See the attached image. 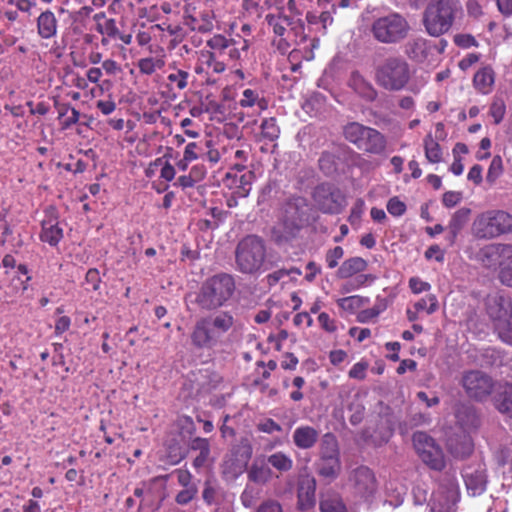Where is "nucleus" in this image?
I'll list each match as a JSON object with an SVG mask.
<instances>
[{"label":"nucleus","mask_w":512,"mask_h":512,"mask_svg":"<svg viewBox=\"0 0 512 512\" xmlns=\"http://www.w3.org/2000/svg\"><path fill=\"white\" fill-rule=\"evenodd\" d=\"M233 325L234 317L230 312L222 311L202 317L193 327L191 343L196 349H213Z\"/></svg>","instance_id":"f257e3e1"},{"label":"nucleus","mask_w":512,"mask_h":512,"mask_svg":"<svg viewBox=\"0 0 512 512\" xmlns=\"http://www.w3.org/2000/svg\"><path fill=\"white\" fill-rule=\"evenodd\" d=\"M316 207L323 213L338 214L344 208V198L339 189L331 184L317 186L313 193Z\"/></svg>","instance_id":"9b49d317"},{"label":"nucleus","mask_w":512,"mask_h":512,"mask_svg":"<svg viewBox=\"0 0 512 512\" xmlns=\"http://www.w3.org/2000/svg\"><path fill=\"white\" fill-rule=\"evenodd\" d=\"M37 32L43 39H50L57 33V19L50 10L42 12L37 18Z\"/></svg>","instance_id":"b1692460"},{"label":"nucleus","mask_w":512,"mask_h":512,"mask_svg":"<svg viewBox=\"0 0 512 512\" xmlns=\"http://www.w3.org/2000/svg\"><path fill=\"white\" fill-rule=\"evenodd\" d=\"M349 85L356 93L368 101H372L376 97L377 93L373 86L357 72L351 75Z\"/></svg>","instance_id":"c85d7f7f"},{"label":"nucleus","mask_w":512,"mask_h":512,"mask_svg":"<svg viewBox=\"0 0 512 512\" xmlns=\"http://www.w3.org/2000/svg\"><path fill=\"white\" fill-rule=\"evenodd\" d=\"M41 240L47 242L51 246H55L63 237V230L59 227L58 222L47 217L42 221Z\"/></svg>","instance_id":"393cba45"},{"label":"nucleus","mask_w":512,"mask_h":512,"mask_svg":"<svg viewBox=\"0 0 512 512\" xmlns=\"http://www.w3.org/2000/svg\"><path fill=\"white\" fill-rule=\"evenodd\" d=\"M318 322L320 326L329 333H333L337 330L336 321L325 312L319 314Z\"/></svg>","instance_id":"0e129e2a"},{"label":"nucleus","mask_w":512,"mask_h":512,"mask_svg":"<svg viewBox=\"0 0 512 512\" xmlns=\"http://www.w3.org/2000/svg\"><path fill=\"white\" fill-rule=\"evenodd\" d=\"M416 311H426L428 314L434 313L438 309L437 297L433 294L421 298L414 304Z\"/></svg>","instance_id":"de8ad7c7"},{"label":"nucleus","mask_w":512,"mask_h":512,"mask_svg":"<svg viewBox=\"0 0 512 512\" xmlns=\"http://www.w3.org/2000/svg\"><path fill=\"white\" fill-rule=\"evenodd\" d=\"M462 200V193L458 191H448L444 193L442 203L447 208L456 206Z\"/></svg>","instance_id":"69168bd1"},{"label":"nucleus","mask_w":512,"mask_h":512,"mask_svg":"<svg viewBox=\"0 0 512 512\" xmlns=\"http://www.w3.org/2000/svg\"><path fill=\"white\" fill-rule=\"evenodd\" d=\"M505 104L502 100H495L490 106V115L493 117L494 122L499 124L505 115Z\"/></svg>","instance_id":"052dcab7"},{"label":"nucleus","mask_w":512,"mask_h":512,"mask_svg":"<svg viewBox=\"0 0 512 512\" xmlns=\"http://www.w3.org/2000/svg\"><path fill=\"white\" fill-rule=\"evenodd\" d=\"M305 201L302 198H297L293 203H288L285 209L286 221L284 225L288 228L289 233H293V230L299 228L302 222L304 212L301 210L304 208Z\"/></svg>","instance_id":"412c9836"},{"label":"nucleus","mask_w":512,"mask_h":512,"mask_svg":"<svg viewBox=\"0 0 512 512\" xmlns=\"http://www.w3.org/2000/svg\"><path fill=\"white\" fill-rule=\"evenodd\" d=\"M486 313L493 322L495 331L512 319L511 299L502 291L487 296Z\"/></svg>","instance_id":"9d476101"},{"label":"nucleus","mask_w":512,"mask_h":512,"mask_svg":"<svg viewBox=\"0 0 512 512\" xmlns=\"http://www.w3.org/2000/svg\"><path fill=\"white\" fill-rule=\"evenodd\" d=\"M238 103L242 108L255 107L259 113L267 109L268 106L265 98L262 97L258 91L250 88H247L242 92V96Z\"/></svg>","instance_id":"cd10ccee"},{"label":"nucleus","mask_w":512,"mask_h":512,"mask_svg":"<svg viewBox=\"0 0 512 512\" xmlns=\"http://www.w3.org/2000/svg\"><path fill=\"white\" fill-rule=\"evenodd\" d=\"M266 21L272 28L274 34L280 37L285 34L287 27L292 24L288 16L281 15L280 13L266 15Z\"/></svg>","instance_id":"4c0bfd02"},{"label":"nucleus","mask_w":512,"mask_h":512,"mask_svg":"<svg viewBox=\"0 0 512 512\" xmlns=\"http://www.w3.org/2000/svg\"><path fill=\"white\" fill-rule=\"evenodd\" d=\"M456 419L464 430L476 428L479 423L475 410L469 405H461L457 409Z\"/></svg>","instance_id":"7c9ffc66"},{"label":"nucleus","mask_w":512,"mask_h":512,"mask_svg":"<svg viewBox=\"0 0 512 512\" xmlns=\"http://www.w3.org/2000/svg\"><path fill=\"white\" fill-rule=\"evenodd\" d=\"M496 332L503 342L512 345V319L500 326Z\"/></svg>","instance_id":"774afa93"},{"label":"nucleus","mask_w":512,"mask_h":512,"mask_svg":"<svg viewBox=\"0 0 512 512\" xmlns=\"http://www.w3.org/2000/svg\"><path fill=\"white\" fill-rule=\"evenodd\" d=\"M458 498V486L453 480H450L447 485H440L433 492L428 504L429 512H455Z\"/></svg>","instance_id":"4468645a"},{"label":"nucleus","mask_w":512,"mask_h":512,"mask_svg":"<svg viewBox=\"0 0 512 512\" xmlns=\"http://www.w3.org/2000/svg\"><path fill=\"white\" fill-rule=\"evenodd\" d=\"M499 279L502 284L512 287V258L505 262H500Z\"/></svg>","instance_id":"864d4df0"},{"label":"nucleus","mask_w":512,"mask_h":512,"mask_svg":"<svg viewBox=\"0 0 512 512\" xmlns=\"http://www.w3.org/2000/svg\"><path fill=\"white\" fill-rule=\"evenodd\" d=\"M503 173V162L500 156L493 157L490 166L488 168V172L486 175V181L490 184H494L496 180Z\"/></svg>","instance_id":"09e8293b"},{"label":"nucleus","mask_w":512,"mask_h":512,"mask_svg":"<svg viewBox=\"0 0 512 512\" xmlns=\"http://www.w3.org/2000/svg\"><path fill=\"white\" fill-rule=\"evenodd\" d=\"M425 157L430 163H439L442 160V151L439 143L428 134L423 141Z\"/></svg>","instance_id":"ea45409f"},{"label":"nucleus","mask_w":512,"mask_h":512,"mask_svg":"<svg viewBox=\"0 0 512 512\" xmlns=\"http://www.w3.org/2000/svg\"><path fill=\"white\" fill-rule=\"evenodd\" d=\"M512 231V215L501 210L486 211L472 224L473 235L481 239L495 238Z\"/></svg>","instance_id":"423d86ee"},{"label":"nucleus","mask_w":512,"mask_h":512,"mask_svg":"<svg viewBox=\"0 0 512 512\" xmlns=\"http://www.w3.org/2000/svg\"><path fill=\"white\" fill-rule=\"evenodd\" d=\"M336 302L340 309L350 314H353L360 308H362L365 304H367L369 302V299L362 297L360 295H352L344 298H339Z\"/></svg>","instance_id":"e433bc0d"},{"label":"nucleus","mask_w":512,"mask_h":512,"mask_svg":"<svg viewBox=\"0 0 512 512\" xmlns=\"http://www.w3.org/2000/svg\"><path fill=\"white\" fill-rule=\"evenodd\" d=\"M470 214L471 210L466 207L460 208L453 214L447 227L449 231V241L451 244L454 243L457 235L468 222Z\"/></svg>","instance_id":"a878e982"},{"label":"nucleus","mask_w":512,"mask_h":512,"mask_svg":"<svg viewBox=\"0 0 512 512\" xmlns=\"http://www.w3.org/2000/svg\"><path fill=\"white\" fill-rule=\"evenodd\" d=\"M463 479L467 492L471 496H479L486 490L487 476L483 464L466 467L463 471Z\"/></svg>","instance_id":"dca6fc26"},{"label":"nucleus","mask_w":512,"mask_h":512,"mask_svg":"<svg viewBox=\"0 0 512 512\" xmlns=\"http://www.w3.org/2000/svg\"><path fill=\"white\" fill-rule=\"evenodd\" d=\"M462 386L470 398L480 401L487 398L495 387L489 375L477 370L463 375Z\"/></svg>","instance_id":"ddd939ff"},{"label":"nucleus","mask_w":512,"mask_h":512,"mask_svg":"<svg viewBox=\"0 0 512 512\" xmlns=\"http://www.w3.org/2000/svg\"><path fill=\"white\" fill-rule=\"evenodd\" d=\"M266 247L264 241L254 235L242 239L236 248L235 258L237 269L245 274H255L265 267Z\"/></svg>","instance_id":"7ed1b4c3"},{"label":"nucleus","mask_w":512,"mask_h":512,"mask_svg":"<svg viewBox=\"0 0 512 512\" xmlns=\"http://www.w3.org/2000/svg\"><path fill=\"white\" fill-rule=\"evenodd\" d=\"M204 58L203 63L206 64L207 68L210 69L214 73H222L225 70V64L221 61H218L213 53L203 54Z\"/></svg>","instance_id":"6e6d98bb"},{"label":"nucleus","mask_w":512,"mask_h":512,"mask_svg":"<svg viewBox=\"0 0 512 512\" xmlns=\"http://www.w3.org/2000/svg\"><path fill=\"white\" fill-rule=\"evenodd\" d=\"M448 449L454 457L464 458L472 452L473 444L469 436L463 435L456 439H450Z\"/></svg>","instance_id":"2f4dec72"},{"label":"nucleus","mask_w":512,"mask_h":512,"mask_svg":"<svg viewBox=\"0 0 512 512\" xmlns=\"http://www.w3.org/2000/svg\"><path fill=\"white\" fill-rule=\"evenodd\" d=\"M271 476L269 468L264 466L252 465L248 471V479L253 484H265Z\"/></svg>","instance_id":"c03bdc74"},{"label":"nucleus","mask_w":512,"mask_h":512,"mask_svg":"<svg viewBox=\"0 0 512 512\" xmlns=\"http://www.w3.org/2000/svg\"><path fill=\"white\" fill-rule=\"evenodd\" d=\"M165 61L160 57H146L138 61V68L141 73L151 75L164 67Z\"/></svg>","instance_id":"79ce46f5"},{"label":"nucleus","mask_w":512,"mask_h":512,"mask_svg":"<svg viewBox=\"0 0 512 512\" xmlns=\"http://www.w3.org/2000/svg\"><path fill=\"white\" fill-rule=\"evenodd\" d=\"M367 268V262L361 257H352L345 260L337 271L339 278L347 279L363 272Z\"/></svg>","instance_id":"bb28decb"},{"label":"nucleus","mask_w":512,"mask_h":512,"mask_svg":"<svg viewBox=\"0 0 512 512\" xmlns=\"http://www.w3.org/2000/svg\"><path fill=\"white\" fill-rule=\"evenodd\" d=\"M344 251L340 246H336L329 250L326 254V262L330 269L335 268L338 265L339 260L343 257Z\"/></svg>","instance_id":"680f3d73"},{"label":"nucleus","mask_w":512,"mask_h":512,"mask_svg":"<svg viewBox=\"0 0 512 512\" xmlns=\"http://www.w3.org/2000/svg\"><path fill=\"white\" fill-rule=\"evenodd\" d=\"M197 492V486L183 487V489L176 495L175 501L180 505H186L193 500Z\"/></svg>","instance_id":"5fc2aeb1"},{"label":"nucleus","mask_w":512,"mask_h":512,"mask_svg":"<svg viewBox=\"0 0 512 512\" xmlns=\"http://www.w3.org/2000/svg\"><path fill=\"white\" fill-rule=\"evenodd\" d=\"M460 5L456 0H438L428 5L424 15V25L431 36L447 32L453 23Z\"/></svg>","instance_id":"20e7f679"},{"label":"nucleus","mask_w":512,"mask_h":512,"mask_svg":"<svg viewBox=\"0 0 512 512\" xmlns=\"http://www.w3.org/2000/svg\"><path fill=\"white\" fill-rule=\"evenodd\" d=\"M410 67L401 57H389L380 64L376 71L377 83L389 91L403 89L410 80Z\"/></svg>","instance_id":"39448f33"},{"label":"nucleus","mask_w":512,"mask_h":512,"mask_svg":"<svg viewBox=\"0 0 512 512\" xmlns=\"http://www.w3.org/2000/svg\"><path fill=\"white\" fill-rule=\"evenodd\" d=\"M232 40L227 39L223 35H214L211 39L208 40L207 45L213 50H225L230 47Z\"/></svg>","instance_id":"bf43d9fd"},{"label":"nucleus","mask_w":512,"mask_h":512,"mask_svg":"<svg viewBox=\"0 0 512 512\" xmlns=\"http://www.w3.org/2000/svg\"><path fill=\"white\" fill-rule=\"evenodd\" d=\"M374 280V278L371 275H365L360 274L357 277H355L353 280L346 282L341 286V293L347 294L354 290H357L361 288L362 286H365L367 283H371Z\"/></svg>","instance_id":"49530a36"},{"label":"nucleus","mask_w":512,"mask_h":512,"mask_svg":"<svg viewBox=\"0 0 512 512\" xmlns=\"http://www.w3.org/2000/svg\"><path fill=\"white\" fill-rule=\"evenodd\" d=\"M188 77V72L183 70H177L175 73H171L168 75V80L170 83L175 84L178 89L182 90L187 87Z\"/></svg>","instance_id":"4d7b16f0"},{"label":"nucleus","mask_w":512,"mask_h":512,"mask_svg":"<svg viewBox=\"0 0 512 512\" xmlns=\"http://www.w3.org/2000/svg\"><path fill=\"white\" fill-rule=\"evenodd\" d=\"M364 209H365V203L362 199H358L354 203L353 207L351 208L350 215L348 217V221L356 229H358L360 226L361 218L364 213Z\"/></svg>","instance_id":"3c124183"},{"label":"nucleus","mask_w":512,"mask_h":512,"mask_svg":"<svg viewBox=\"0 0 512 512\" xmlns=\"http://www.w3.org/2000/svg\"><path fill=\"white\" fill-rule=\"evenodd\" d=\"M475 259L484 267L495 269L500 262L512 259V245L488 244L479 249Z\"/></svg>","instance_id":"2eb2a0df"},{"label":"nucleus","mask_w":512,"mask_h":512,"mask_svg":"<svg viewBox=\"0 0 512 512\" xmlns=\"http://www.w3.org/2000/svg\"><path fill=\"white\" fill-rule=\"evenodd\" d=\"M280 129L275 118L264 119L261 123V135L268 141H274L279 137Z\"/></svg>","instance_id":"a18cd8bd"},{"label":"nucleus","mask_w":512,"mask_h":512,"mask_svg":"<svg viewBox=\"0 0 512 512\" xmlns=\"http://www.w3.org/2000/svg\"><path fill=\"white\" fill-rule=\"evenodd\" d=\"M261 495L262 489L259 486L248 483L240 496V500L244 507L251 508L258 502Z\"/></svg>","instance_id":"a19ab883"},{"label":"nucleus","mask_w":512,"mask_h":512,"mask_svg":"<svg viewBox=\"0 0 512 512\" xmlns=\"http://www.w3.org/2000/svg\"><path fill=\"white\" fill-rule=\"evenodd\" d=\"M347 486L355 498L368 504L374 501L379 488L375 473L367 466L351 470Z\"/></svg>","instance_id":"6e6552de"},{"label":"nucleus","mask_w":512,"mask_h":512,"mask_svg":"<svg viewBox=\"0 0 512 512\" xmlns=\"http://www.w3.org/2000/svg\"><path fill=\"white\" fill-rule=\"evenodd\" d=\"M368 130L369 127L353 122L345 126L344 136L346 140L353 143L357 146L358 149H360L361 145L363 144L365 134L368 132Z\"/></svg>","instance_id":"f704fd0d"},{"label":"nucleus","mask_w":512,"mask_h":512,"mask_svg":"<svg viewBox=\"0 0 512 512\" xmlns=\"http://www.w3.org/2000/svg\"><path fill=\"white\" fill-rule=\"evenodd\" d=\"M499 463L502 465V472L505 477L512 480V448H507L501 452Z\"/></svg>","instance_id":"603ef678"},{"label":"nucleus","mask_w":512,"mask_h":512,"mask_svg":"<svg viewBox=\"0 0 512 512\" xmlns=\"http://www.w3.org/2000/svg\"><path fill=\"white\" fill-rule=\"evenodd\" d=\"M194 126L195 123L190 118H184L180 121V127L184 130L185 135L193 139L200 136L199 126L193 128Z\"/></svg>","instance_id":"e2e57ef3"},{"label":"nucleus","mask_w":512,"mask_h":512,"mask_svg":"<svg viewBox=\"0 0 512 512\" xmlns=\"http://www.w3.org/2000/svg\"><path fill=\"white\" fill-rule=\"evenodd\" d=\"M387 211L396 217L402 216L406 211V205L404 202L398 199V197H393L389 199L387 202Z\"/></svg>","instance_id":"13d9d810"},{"label":"nucleus","mask_w":512,"mask_h":512,"mask_svg":"<svg viewBox=\"0 0 512 512\" xmlns=\"http://www.w3.org/2000/svg\"><path fill=\"white\" fill-rule=\"evenodd\" d=\"M316 480L310 475L300 478L298 484V509L302 512H309L315 506Z\"/></svg>","instance_id":"f3484780"},{"label":"nucleus","mask_w":512,"mask_h":512,"mask_svg":"<svg viewBox=\"0 0 512 512\" xmlns=\"http://www.w3.org/2000/svg\"><path fill=\"white\" fill-rule=\"evenodd\" d=\"M329 457H340L338 441L331 433L323 436L320 446V458Z\"/></svg>","instance_id":"58836bf2"},{"label":"nucleus","mask_w":512,"mask_h":512,"mask_svg":"<svg viewBox=\"0 0 512 512\" xmlns=\"http://www.w3.org/2000/svg\"><path fill=\"white\" fill-rule=\"evenodd\" d=\"M319 433L311 426H299L294 430L293 442L300 449H310L315 445Z\"/></svg>","instance_id":"5701e85b"},{"label":"nucleus","mask_w":512,"mask_h":512,"mask_svg":"<svg viewBox=\"0 0 512 512\" xmlns=\"http://www.w3.org/2000/svg\"><path fill=\"white\" fill-rule=\"evenodd\" d=\"M268 463L275 469L286 472L293 466V460L283 452H276L268 457Z\"/></svg>","instance_id":"37998d69"},{"label":"nucleus","mask_w":512,"mask_h":512,"mask_svg":"<svg viewBox=\"0 0 512 512\" xmlns=\"http://www.w3.org/2000/svg\"><path fill=\"white\" fill-rule=\"evenodd\" d=\"M101 17L104 19V22L98 23L97 31L109 38H116L119 34V29L116 25V21L111 18L106 19L104 15H102Z\"/></svg>","instance_id":"8fccbe9b"},{"label":"nucleus","mask_w":512,"mask_h":512,"mask_svg":"<svg viewBox=\"0 0 512 512\" xmlns=\"http://www.w3.org/2000/svg\"><path fill=\"white\" fill-rule=\"evenodd\" d=\"M409 287L415 294L426 292L431 289V285L428 282H425L418 277L410 278Z\"/></svg>","instance_id":"338daca9"},{"label":"nucleus","mask_w":512,"mask_h":512,"mask_svg":"<svg viewBox=\"0 0 512 512\" xmlns=\"http://www.w3.org/2000/svg\"><path fill=\"white\" fill-rule=\"evenodd\" d=\"M251 456L252 446L247 439H242L224 460L223 474L228 479H235L244 472Z\"/></svg>","instance_id":"f8f14e48"},{"label":"nucleus","mask_w":512,"mask_h":512,"mask_svg":"<svg viewBox=\"0 0 512 512\" xmlns=\"http://www.w3.org/2000/svg\"><path fill=\"white\" fill-rule=\"evenodd\" d=\"M321 512H359L356 504L347 506L340 494L328 492L321 496L319 502Z\"/></svg>","instance_id":"a211bd4d"},{"label":"nucleus","mask_w":512,"mask_h":512,"mask_svg":"<svg viewBox=\"0 0 512 512\" xmlns=\"http://www.w3.org/2000/svg\"><path fill=\"white\" fill-rule=\"evenodd\" d=\"M427 40L416 38L408 41L405 45V54L413 61L424 62L428 56L435 50Z\"/></svg>","instance_id":"aec40b11"},{"label":"nucleus","mask_w":512,"mask_h":512,"mask_svg":"<svg viewBox=\"0 0 512 512\" xmlns=\"http://www.w3.org/2000/svg\"><path fill=\"white\" fill-rule=\"evenodd\" d=\"M386 500L384 504H389L393 508H397L402 505L404 496L406 494V488L404 485L397 481H389L386 484Z\"/></svg>","instance_id":"c756f323"},{"label":"nucleus","mask_w":512,"mask_h":512,"mask_svg":"<svg viewBox=\"0 0 512 512\" xmlns=\"http://www.w3.org/2000/svg\"><path fill=\"white\" fill-rule=\"evenodd\" d=\"M235 290L231 275L222 273L206 279L198 292L190 294V301L203 311L216 310L225 305Z\"/></svg>","instance_id":"f03ea898"},{"label":"nucleus","mask_w":512,"mask_h":512,"mask_svg":"<svg viewBox=\"0 0 512 512\" xmlns=\"http://www.w3.org/2000/svg\"><path fill=\"white\" fill-rule=\"evenodd\" d=\"M493 401L497 410L512 418V384L503 383L494 387Z\"/></svg>","instance_id":"6ab92c4d"},{"label":"nucleus","mask_w":512,"mask_h":512,"mask_svg":"<svg viewBox=\"0 0 512 512\" xmlns=\"http://www.w3.org/2000/svg\"><path fill=\"white\" fill-rule=\"evenodd\" d=\"M410 26L407 20L398 13H390L377 18L371 31L375 39L382 43H397L408 35Z\"/></svg>","instance_id":"0eeeda50"},{"label":"nucleus","mask_w":512,"mask_h":512,"mask_svg":"<svg viewBox=\"0 0 512 512\" xmlns=\"http://www.w3.org/2000/svg\"><path fill=\"white\" fill-rule=\"evenodd\" d=\"M413 444L418 456L428 467L438 471L445 467L443 451L429 435L424 432L414 433Z\"/></svg>","instance_id":"1a4fd4ad"},{"label":"nucleus","mask_w":512,"mask_h":512,"mask_svg":"<svg viewBox=\"0 0 512 512\" xmlns=\"http://www.w3.org/2000/svg\"><path fill=\"white\" fill-rule=\"evenodd\" d=\"M473 82L479 92L483 94L489 93L494 84L493 70L490 67L482 68L474 75Z\"/></svg>","instance_id":"72a5a7b5"},{"label":"nucleus","mask_w":512,"mask_h":512,"mask_svg":"<svg viewBox=\"0 0 512 512\" xmlns=\"http://www.w3.org/2000/svg\"><path fill=\"white\" fill-rule=\"evenodd\" d=\"M385 149V137L376 129L369 127L368 132L365 134L360 150L372 154H381L385 151Z\"/></svg>","instance_id":"4be33fe9"},{"label":"nucleus","mask_w":512,"mask_h":512,"mask_svg":"<svg viewBox=\"0 0 512 512\" xmlns=\"http://www.w3.org/2000/svg\"><path fill=\"white\" fill-rule=\"evenodd\" d=\"M341 471L340 457L320 458L318 463L319 475L331 480L337 478Z\"/></svg>","instance_id":"473e14b6"},{"label":"nucleus","mask_w":512,"mask_h":512,"mask_svg":"<svg viewBox=\"0 0 512 512\" xmlns=\"http://www.w3.org/2000/svg\"><path fill=\"white\" fill-rule=\"evenodd\" d=\"M191 448L199 451V455L194 459L193 465L196 468L204 466L210 454V444L205 438H195L191 442Z\"/></svg>","instance_id":"c9c22d12"}]
</instances>
